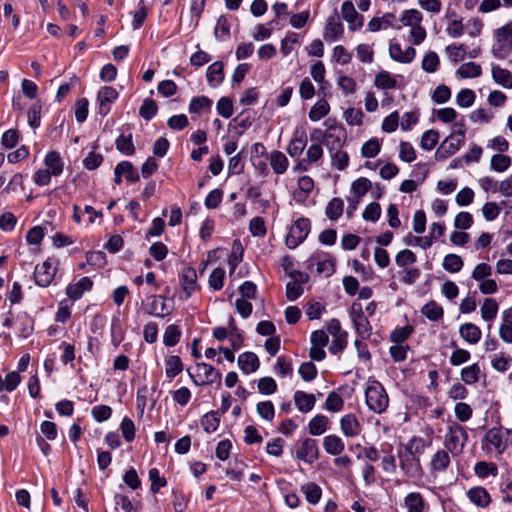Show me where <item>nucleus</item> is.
<instances>
[{"label": "nucleus", "instance_id": "1", "mask_svg": "<svg viewBox=\"0 0 512 512\" xmlns=\"http://www.w3.org/2000/svg\"><path fill=\"white\" fill-rule=\"evenodd\" d=\"M468 439L469 436L464 426L457 422H450L444 436L445 450L450 452L453 457H457L463 453Z\"/></svg>", "mask_w": 512, "mask_h": 512}, {"label": "nucleus", "instance_id": "2", "mask_svg": "<svg viewBox=\"0 0 512 512\" xmlns=\"http://www.w3.org/2000/svg\"><path fill=\"white\" fill-rule=\"evenodd\" d=\"M365 402L369 410L381 414L386 411L389 405V397L383 385L377 380L368 382L365 390Z\"/></svg>", "mask_w": 512, "mask_h": 512}, {"label": "nucleus", "instance_id": "3", "mask_svg": "<svg viewBox=\"0 0 512 512\" xmlns=\"http://www.w3.org/2000/svg\"><path fill=\"white\" fill-rule=\"evenodd\" d=\"M510 430L493 427L489 429L482 439V449L489 454L496 456L503 454L508 446V437Z\"/></svg>", "mask_w": 512, "mask_h": 512}, {"label": "nucleus", "instance_id": "4", "mask_svg": "<svg viewBox=\"0 0 512 512\" xmlns=\"http://www.w3.org/2000/svg\"><path fill=\"white\" fill-rule=\"evenodd\" d=\"M496 43L492 54L499 60L506 59L512 52V21L495 30Z\"/></svg>", "mask_w": 512, "mask_h": 512}, {"label": "nucleus", "instance_id": "5", "mask_svg": "<svg viewBox=\"0 0 512 512\" xmlns=\"http://www.w3.org/2000/svg\"><path fill=\"white\" fill-rule=\"evenodd\" d=\"M328 119L325 124L328 125L323 134V143L328 151H334L343 148L347 140V132L342 125H338L335 121Z\"/></svg>", "mask_w": 512, "mask_h": 512}, {"label": "nucleus", "instance_id": "6", "mask_svg": "<svg viewBox=\"0 0 512 512\" xmlns=\"http://www.w3.org/2000/svg\"><path fill=\"white\" fill-rule=\"evenodd\" d=\"M310 232V221L307 218L297 219L286 236V245L289 249L296 248L308 236Z\"/></svg>", "mask_w": 512, "mask_h": 512}, {"label": "nucleus", "instance_id": "7", "mask_svg": "<svg viewBox=\"0 0 512 512\" xmlns=\"http://www.w3.org/2000/svg\"><path fill=\"white\" fill-rule=\"evenodd\" d=\"M56 258H48L42 264H38L34 270L35 283L41 287H48L56 274L58 267Z\"/></svg>", "mask_w": 512, "mask_h": 512}, {"label": "nucleus", "instance_id": "8", "mask_svg": "<svg viewBox=\"0 0 512 512\" xmlns=\"http://www.w3.org/2000/svg\"><path fill=\"white\" fill-rule=\"evenodd\" d=\"M197 369V377L200 378V381H198L188 370V374L191 377L192 381L195 385H208L216 383L218 386L221 385L222 375L221 373L216 370L212 365L207 363H197L196 364Z\"/></svg>", "mask_w": 512, "mask_h": 512}, {"label": "nucleus", "instance_id": "9", "mask_svg": "<svg viewBox=\"0 0 512 512\" xmlns=\"http://www.w3.org/2000/svg\"><path fill=\"white\" fill-rule=\"evenodd\" d=\"M399 466L404 475L410 478L418 477L422 474L420 458H417L410 451H398Z\"/></svg>", "mask_w": 512, "mask_h": 512}, {"label": "nucleus", "instance_id": "10", "mask_svg": "<svg viewBox=\"0 0 512 512\" xmlns=\"http://www.w3.org/2000/svg\"><path fill=\"white\" fill-rule=\"evenodd\" d=\"M144 310L149 315L158 318H164L171 313L172 307L166 303L165 297L152 295L147 298V302L144 305Z\"/></svg>", "mask_w": 512, "mask_h": 512}, {"label": "nucleus", "instance_id": "11", "mask_svg": "<svg viewBox=\"0 0 512 512\" xmlns=\"http://www.w3.org/2000/svg\"><path fill=\"white\" fill-rule=\"evenodd\" d=\"M118 92L112 86H104L97 93L98 113L106 116L113 105L118 99Z\"/></svg>", "mask_w": 512, "mask_h": 512}, {"label": "nucleus", "instance_id": "12", "mask_svg": "<svg viewBox=\"0 0 512 512\" xmlns=\"http://www.w3.org/2000/svg\"><path fill=\"white\" fill-rule=\"evenodd\" d=\"M341 15L342 18L348 22L350 30L356 31L362 28L364 17L356 11L350 0H346L342 3Z\"/></svg>", "mask_w": 512, "mask_h": 512}, {"label": "nucleus", "instance_id": "13", "mask_svg": "<svg viewBox=\"0 0 512 512\" xmlns=\"http://www.w3.org/2000/svg\"><path fill=\"white\" fill-rule=\"evenodd\" d=\"M311 266H316V272L325 277L331 276L335 272V262L327 253H315L310 258Z\"/></svg>", "mask_w": 512, "mask_h": 512}, {"label": "nucleus", "instance_id": "14", "mask_svg": "<svg viewBox=\"0 0 512 512\" xmlns=\"http://www.w3.org/2000/svg\"><path fill=\"white\" fill-rule=\"evenodd\" d=\"M344 33V27L335 10L333 15L329 16L323 32V37L328 42L339 40Z\"/></svg>", "mask_w": 512, "mask_h": 512}, {"label": "nucleus", "instance_id": "15", "mask_svg": "<svg viewBox=\"0 0 512 512\" xmlns=\"http://www.w3.org/2000/svg\"><path fill=\"white\" fill-rule=\"evenodd\" d=\"M465 139L457 137L454 133L451 134L441 143L436 151V158L438 160L446 159L455 154L464 144Z\"/></svg>", "mask_w": 512, "mask_h": 512}, {"label": "nucleus", "instance_id": "16", "mask_svg": "<svg viewBox=\"0 0 512 512\" xmlns=\"http://www.w3.org/2000/svg\"><path fill=\"white\" fill-rule=\"evenodd\" d=\"M296 457L309 464L315 462L319 457L317 441L311 438L303 440L301 446L296 450Z\"/></svg>", "mask_w": 512, "mask_h": 512}, {"label": "nucleus", "instance_id": "17", "mask_svg": "<svg viewBox=\"0 0 512 512\" xmlns=\"http://www.w3.org/2000/svg\"><path fill=\"white\" fill-rule=\"evenodd\" d=\"M290 276L293 278V281L288 282L286 285V297L290 301H295L303 293L301 284L307 282L309 277L300 271H293L290 273Z\"/></svg>", "mask_w": 512, "mask_h": 512}, {"label": "nucleus", "instance_id": "18", "mask_svg": "<svg viewBox=\"0 0 512 512\" xmlns=\"http://www.w3.org/2000/svg\"><path fill=\"white\" fill-rule=\"evenodd\" d=\"M389 55L390 57L399 63H411L416 57V50L413 47H407L402 50L399 43L391 41L389 44Z\"/></svg>", "mask_w": 512, "mask_h": 512}, {"label": "nucleus", "instance_id": "19", "mask_svg": "<svg viewBox=\"0 0 512 512\" xmlns=\"http://www.w3.org/2000/svg\"><path fill=\"white\" fill-rule=\"evenodd\" d=\"M307 145V135L304 130H296L287 146V153L292 158H298Z\"/></svg>", "mask_w": 512, "mask_h": 512}, {"label": "nucleus", "instance_id": "20", "mask_svg": "<svg viewBox=\"0 0 512 512\" xmlns=\"http://www.w3.org/2000/svg\"><path fill=\"white\" fill-rule=\"evenodd\" d=\"M450 452L445 449L437 450L431 457L430 469L432 473H444L450 466Z\"/></svg>", "mask_w": 512, "mask_h": 512}, {"label": "nucleus", "instance_id": "21", "mask_svg": "<svg viewBox=\"0 0 512 512\" xmlns=\"http://www.w3.org/2000/svg\"><path fill=\"white\" fill-rule=\"evenodd\" d=\"M403 506L407 512H426L428 505L419 492H410L403 499Z\"/></svg>", "mask_w": 512, "mask_h": 512}, {"label": "nucleus", "instance_id": "22", "mask_svg": "<svg viewBox=\"0 0 512 512\" xmlns=\"http://www.w3.org/2000/svg\"><path fill=\"white\" fill-rule=\"evenodd\" d=\"M93 281L85 276L78 282L69 284L66 288V295L73 301L80 299L85 291L91 290Z\"/></svg>", "mask_w": 512, "mask_h": 512}, {"label": "nucleus", "instance_id": "23", "mask_svg": "<svg viewBox=\"0 0 512 512\" xmlns=\"http://www.w3.org/2000/svg\"><path fill=\"white\" fill-rule=\"evenodd\" d=\"M466 495L470 502L481 508H486L491 503V496L489 492L482 486L470 488Z\"/></svg>", "mask_w": 512, "mask_h": 512}, {"label": "nucleus", "instance_id": "24", "mask_svg": "<svg viewBox=\"0 0 512 512\" xmlns=\"http://www.w3.org/2000/svg\"><path fill=\"white\" fill-rule=\"evenodd\" d=\"M198 288L195 269L192 267L185 268L182 274V289L185 293V299L190 298Z\"/></svg>", "mask_w": 512, "mask_h": 512}, {"label": "nucleus", "instance_id": "25", "mask_svg": "<svg viewBox=\"0 0 512 512\" xmlns=\"http://www.w3.org/2000/svg\"><path fill=\"white\" fill-rule=\"evenodd\" d=\"M340 428L346 437H355L361 432V425L354 414H346L340 419Z\"/></svg>", "mask_w": 512, "mask_h": 512}, {"label": "nucleus", "instance_id": "26", "mask_svg": "<svg viewBox=\"0 0 512 512\" xmlns=\"http://www.w3.org/2000/svg\"><path fill=\"white\" fill-rule=\"evenodd\" d=\"M459 334L465 342L474 345L480 341L482 332L477 325L467 322L459 327Z\"/></svg>", "mask_w": 512, "mask_h": 512}, {"label": "nucleus", "instance_id": "27", "mask_svg": "<svg viewBox=\"0 0 512 512\" xmlns=\"http://www.w3.org/2000/svg\"><path fill=\"white\" fill-rule=\"evenodd\" d=\"M238 366L243 373L250 374L259 368L260 362L255 353L244 352L238 357Z\"/></svg>", "mask_w": 512, "mask_h": 512}, {"label": "nucleus", "instance_id": "28", "mask_svg": "<svg viewBox=\"0 0 512 512\" xmlns=\"http://www.w3.org/2000/svg\"><path fill=\"white\" fill-rule=\"evenodd\" d=\"M293 398L297 409L302 413L310 412L316 403V398L313 394L301 390H297Z\"/></svg>", "mask_w": 512, "mask_h": 512}, {"label": "nucleus", "instance_id": "29", "mask_svg": "<svg viewBox=\"0 0 512 512\" xmlns=\"http://www.w3.org/2000/svg\"><path fill=\"white\" fill-rule=\"evenodd\" d=\"M395 15L393 13H386L382 17H374L368 23V29L371 32H377L381 29L396 28L400 29V26L394 25Z\"/></svg>", "mask_w": 512, "mask_h": 512}, {"label": "nucleus", "instance_id": "30", "mask_svg": "<svg viewBox=\"0 0 512 512\" xmlns=\"http://www.w3.org/2000/svg\"><path fill=\"white\" fill-rule=\"evenodd\" d=\"M491 74L495 83L507 89L512 88V73L508 69L492 64Z\"/></svg>", "mask_w": 512, "mask_h": 512}, {"label": "nucleus", "instance_id": "31", "mask_svg": "<svg viewBox=\"0 0 512 512\" xmlns=\"http://www.w3.org/2000/svg\"><path fill=\"white\" fill-rule=\"evenodd\" d=\"M329 424L330 421L327 416L318 414L309 421V434H311L312 436L322 435L328 430Z\"/></svg>", "mask_w": 512, "mask_h": 512}, {"label": "nucleus", "instance_id": "32", "mask_svg": "<svg viewBox=\"0 0 512 512\" xmlns=\"http://www.w3.org/2000/svg\"><path fill=\"white\" fill-rule=\"evenodd\" d=\"M44 163L53 176H59L63 172L64 163L57 151H49L44 159Z\"/></svg>", "mask_w": 512, "mask_h": 512}, {"label": "nucleus", "instance_id": "33", "mask_svg": "<svg viewBox=\"0 0 512 512\" xmlns=\"http://www.w3.org/2000/svg\"><path fill=\"white\" fill-rule=\"evenodd\" d=\"M323 447L330 455H340L345 449V444L339 436L331 434L324 437Z\"/></svg>", "mask_w": 512, "mask_h": 512}, {"label": "nucleus", "instance_id": "34", "mask_svg": "<svg viewBox=\"0 0 512 512\" xmlns=\"http://www.w3.org/2000/svg\"><path fill=\"white\" fill-rule=\"evenodd\" d=\"M207 81L211 87H217L224 79L223 63L216 61L208 66Z\"/></svg>", "mask_w": 512, "mask_h": 512}, {"label": "nucleus", "instance_id": "35", "mask_svg": "<svg viewBox=\"0 0 512 512\" xmlns=\"http://www.w3.org/2000/svg\"><path fill=\"white\" fill-rule=\"evenodd\" d=\"M512 365V357L503 351L494 354L491 357V366L494 370L505 373Z\"/></svg>", "mask_w": 512, "mask_h": 512}, {"label": "nucleus", "instance_id": "36", "mask_svg": "<svg viewBox=\"0 0 512 512\" xmlns=\"http://www.w3.org/2000/svg\"><path fill=\"white\" fill-rule=\"evenodd\" d=\"M481 375V369L478 363L466 366L460 371V378L466 385L476 384Z\"/></svg>", "mask_w": 512, "mask_h": 512}, {"label": "nucleus", "instance_id": "37", "mask_svg": "<svg viewBox=\"0 0 512 512\" xmlns=\"http://www.w3.org/2000/svg\"><path fill=\"white\" fill-rule=\"evenodd\" d=\"M331 158V165L338 171L345 170L349 165V155L343 150V148H339L334 151H328Z\"/></svg>", "mask_w": 512, "mask_h": 512}, {"label": "nucleus", "instance_id": "38", "mask_svg": "<svg viewBox=\"0 0 512 512\" xmlns=\"http://www.w3.org/2000/svg\"><path fill=\"white\" fill-rule=\"evenodd\" d=\"M374 85L382 90L394 89L397 86V80L390 72L381 71L375 75Z\"/></svg>", "mask_w": 512, "mask_h": 512}, {"label": "nucleus", "instance_id": "39", "mask_svg": "<svg viewBox=\"0 0 512 512\" xmlns=\"http://www.w3.org/2000/svg\"><path fill=\"white\" fill-rule=\"evenodd\" d=\"M270 165L276 174H283L288 168V159L281 151H272L270 154Z\"/></svg>", "mask_w": 512, "mask_h": 512}, {"label": "nucleus", "instance_id": "40", "mask_svg": "<svg viewBox=\"0 0 512 512\" xmlns=\"http://www.w3.org/2000/svg\"><path fill=\"white\" fill-rule=\"evenodd\" d=\"M421 313L430 321H439L443 318L444 310L435 301H429L421 308Z\"/></svg>", "mask_w": 512, "mask_h": 512}, {"label": "nucleus", "instance_id": "41", "mask_svg": "<svg viewBox=\"0 0 512 512\" xmlns=\"http://www.w3.org/2000/svg\"><path fill=\"white\" fill-rule=\"evenodd\" d=\"M481 73V66L475 62L464 63L456 70V75L461 79L477 78Z\"/></svg>", "mask_w": 512, "mask_h": 512}, {"label": "nucleus", "instance_id": "42", "mask_svg": "<svg viewBox=\"0 0 512 512\" xmlns=\"http://www.w3.org/2000/svg\"><path fill=\"white\" fill-rule=\"evenodd\" d=\"M16 323L21 337L27 338L32 334L34 330V321L27 313L24 312L18 314Z\"/></svg>", "mask_w": 512, "mask_h": 512}, {"label": "nucleus", "instance_id": "43", "mask_svg": "<svg viewBox=\"0 0 512 512\" xmlns=\"http://www.w3.org/2000/svg\"><path fill=\"white\" fill-rule=\"evenodd\" d=\"M183 371V363L179 356L171 355L165 360V374L169 379H173Z\"/></svg>", "mask_w": 512, "mask_h": 512}, {"label": "nucleus", "instance_id": "44", "mask_svg": "<svg viewBox=\"0 0 512 512\" xmlns=\"http://www.w3.org/2000/svg\"><path fill=\"white\" fill-rule=\"evenodd\" d=\"M200 422L206 433H213L219 427L220 414L218 411H210L201 418Z\"/></svg>", "mask_w": 512, "mask_h": 512}, {"label": "nucleus", "instance_id": "45", "mask_svg": "<svg viewBox=\"0 0 512 512\" xmlns=\"http://www.w3.org/2000/svg\"><path fill=\"white\" fill-rule=\"evenodd\" d=\"M475 475L481 479L487 478L488 476H497L498 467L492 462L479 461L474 466Z\"/></svg>", "mask_w": 512, "mask_h": 512}, {"label": "nucleus", "instance_id": "46", "mask_svg": "<svg viewBox=\"0 0 512 512\" xmlns=\"http://www.w3.org/2000/svg\"><path fill=\"white\" fill-rule=\"evenodd\" d=\"M498 303L493 298H485L481 305V317L485 321L493 320L498 313Z\"/></svg>", "mask_w": 512, "mask_h": 512}, {"label": "nucleus", "instance_id": "47", "mask_svg": "<svg viewBox=\"0 0 512 512\" xmlns=\"http://www.w3.org/2000/svg\"><path fill=\"white\" fill-rule=\"evenodd\" d=\"M214 36L218 41H226L230 37V23L226 16L222 15L217 19Z\"/></svg>", "mask_w": 512, "mask_h": 512}, {"label": "nucleus", "instance_id": "48", "mask_svg": "<svg viewBox=\"0 0 512 512\" xmlns=\"http://www.w3.org/2000/svg\"><path fill=\"white\" fill-rule=\"evenodd\" d=\"M330 111L329 103L321 99L317 101L309 111V119L313 122L319 121L323 117H325Z\"/></svg>", "mask_w": 512, "mask_h": 512}, {"label": "nucleus", "instance_id": "49", "mask_svg": "<svg viewBox=\"0 0 512 512\" xmlns=\"http://www.w3.org/2000/svg\"><path fill=\"white\" fill-rule=\"evenodd\" d=\"M343 210V200L341 198L335 197L328 202L325 208V214L330 220H337L342 215Z\"/></svg>", "mask_w": 512, "mask_h": 512}, {"label": "nucleus", "instance_id": "50", "mask_svg": "<svg viewBox=\"0 0 512 512\" xmlns=\"http://www.w3.org/2000/svg\"><path fill=\"white\" fill-rule=\"evenodd\" d=\"M372 187V183L365 177H360L352 182L351 192L356 199L363 197Z\"/></svg>", "mask_w": 512, "mask_h": 512}, {"label": "nucleus", "instance_id": "51", "mask_svg": "<svg viewBox=\"0 0 512 512\" xmlns=\"http://www.w3.org/2000/svg\"><path fill=\"white\" fill-rule=\"evenodd\" d=\"M343 406L344 400L337 392L332 391L327 395L326 401L324 403V408L327 411L336 413L341 411Z\"/></svg>", "mask_w": 512, "mask_h": 512}, {"label": "nucleus", "instance_id": "52", "mask_svg": "<svg viewBox=\"0 0 512 512\" xmlns=\"http://www.w3.org/2000/svg\"><path fill=\"white\" fill-rule=\"evenodd\" d=\"M440 60L436 52L429 51L422 59L421 67L427 73H434L438 70Z\"/></svg>", "mask_w": 512, "mask_h": 512}, {"label": "nucleus", "instance_id": "53", "mask_svg": "<svg viewBox=\"0 0 512 512\" xmlns=\"http://www.w3.org/2000/svg\"><path fill=\"white\" fill-rule=\"evenodd\" d=\"M116 148L124 155H132L135 152V147L132 140V134L120 135L116 139Z\"/></svg>", "mask_w": 512, "mask_h": 512}, {"label": "nucleus", "instance_id": "54", "mask_svg": "<svg viewBox=\"0 0 512 512\" xmlns=\"http://www.w3.org/2000/svg\"><path fill=\"white\" fill-rule=\"evenodd\" d=\"M302 491L305 494L306 500L310 504H317L321 498L322 490L315 483H307L302 486Z\"/></svg>", "mask_w": 512, "mask_h": 512}, {"label": "nucleus", "instance_id": "55", "mask_svg": "<svg viewBox=\"0 0 512 512\" xmlns=\"http://www.w3.org/2000/svg\"><path fill=\"white\" fill-rule=\"evenodd\" d=\"M131 14H132V17H133L132 28L134 30H137V29H139L143 25L147 15H148V9H147V7L145 5V1L144 0H140L138 2L137 10L134 11V12H131Z\"/></svg>", "mask_w": 512, "mask_h": 512}, {"label": "nucleus", "instance_id": "56", "mask_svg": "<svg viewBox=\"0 0 512 512\" xmlns=\"http://www.w3.org/2000/svg\"><path fill=\"white\" fill-rule=\"evenodd\" d=\"M443 268L450 273H457L463 267V260L459 255L448 254L443 259Z\"/></svg>", "mask_w": 512, "mask_h": 512}, {"label": "nucleus", "instance_id": "57", "mask_svg": "<svg viewBox=\"0 0 512 512\" xmlns=\"http://www.w3.org/2000/svg\"><path fill=\"white\" fill-rule=\"evenodd\" d=\"M423 19L422 13L416 9L405 10L402 13L400 21L404 26L414 27L416 25L421 24Z\"/></svg>", "mask_w": 512, "mask_h": 512}, {"label": "nucleus", "instance_id": "58", "mask_svg": "<svg viewBox=\"0 0 512 512\" xmlns=\"http://www.w3.org/2000/svg\"><path fill=\"white\" fill-rule=\"evenodd\" d=\"M225 279V270L221 267L215 268L209 275L208 284L209 287L215 291H219L223 288Z\"/></svg>", "mask_w": 512, "mask_h": 512}, {"label": "nucleus", "instance_id": "59", "mask_svg": "<svg viewBox=\"0 0 512 512\" xmlns=\"http://www.w3.org/2000/svg\"><path fill=\"white\" fill-rule=\"evenodd\" d=\"M511 166V158L503 154H495L490 161V167L496 172H504Z\"/></svg>", "mask_w": 512, "mask_h": 512}, {"label": "nucleus", "instance_id": "60", "mask_svg": "<svg viewBox=\"0 0 512 512\" xmlns=\"http://www.w3.org/2000/svg\"><path fill=\"white\" fill-rule=\"evenodd\" d=\"M118 171L122 173L128 182H137L139 180V173L134 168L131 162L121 161L118 163Z\"/></svg>", "mask_w": 512, "mask_h": 512}, {"label": "nucleus", "instance_id": "61", "mask_svg": "<svg viewBox=\"0 0 512 512\" xmlns=\"http://www.w3.org/2000/svg\"><path fill=\"white\" fill-rule=\"evenodd\" d=\"M445 51L449 59L457 63L462 61L466 55V46L464 44H451L446 46Z\"/></svg>", "mask_w": 512, "mask_h": 512}, {"label": "nucleus", "instance_id": "62", "mask_svg": "<svg viewBox=\"0 0 512 512\" xmlns=\"http://www.w3.org/2000/svg\"><path fill=\"white\" fill-rule=\"evenodd\" d=\"M439 133L436 130H427L423 133L420 146L422 149L430 151L432 150L438 143Z\"/></svg>", "mask_w": 512, "mask_h": 512}, {"label": "nucleus", "instance_id": "63", "mask_svg": "<svg viewBox=\"0 0 512 512\" xmlns=\"http://www.w3.org/2000/svg\"><path fill=\"white\" fill-rule=\"evenodd\" d=\"M181 337V331L176 325H169L164 332L163 335V343L168 346L172 347L175 346Z\"/></svg>", "mask_w": 512, "mask_h": 512}, {"label": "nucleus", "instance_id": "64", "mask_svg": "<svg viewBox=\"0 0 512 512\" xmlns=\"http://www.w3.org/2000/svg\"><path fill=\"white\" fill-rule=\"evenodd\" d=\"M475 92L471 89H462L456 95V103L462 108H468L475 101Z\"/></svg>", "mask_w": 512, "mask_h": 512}]
</instances>
